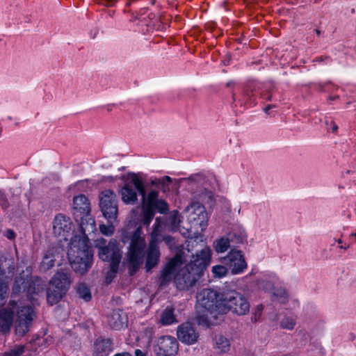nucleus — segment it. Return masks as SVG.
Here are the masks:
<instances>
[{"label":"nucleus","mask_w":356,"mask_h":356,"mask_svg":"<svg viewBox=\"0 0 356 356\" xmlns=\"http://www.w3.org/2000/svg\"><path fill=\"white\" fill-rule=\"evenodd\" d=\"M99 207L104 217L110 222L118 216V200L115 193L111 190H104L99 194Z\"/></svg>","instance_id":"8"},{"label":"nucleus","mask_w":356,"mask_h":356,"mask_svg":"<svg viewBox=\"0 0 356 356\" xmlns=\"http://www.w3.org/2000/svg\"><path fill=\"white\" fill-rule=\"evenodd\" d=\"M159 322L163 325H169L177 323L176 316L174 314V308L167 307L161 314Z\"/></svg>","instance_id":"27"},{"label":"nucleus","mask_w":356,"mask_h":356,"mask_svg":"<svg viewBox=\"0 0 356 356\" xmlns=\"http://www.w3.org/2000/svg\"><path fill=\"white\" fill-rule=\"evenodd\" d=\"M135 356H147L146 354L145 353H143L141 350L140 349H136L135 350Z\"/></svg>","instance_id":"50"},{"label":"nucleus","mask_w":356,"mask_h":356,"mask_svg":"<svg viewBox=\"0 0 356 356\" xmlns=\"http://www.w3.org/2000/svg\"><path fill=\"white\" fill-rule=\"evenodd\" d=\"M150 208H152L154 211H158L161 213H164L168 210V204L161 199H159L152 205H151Z\"/></svg>","instance_id":"36"},{"label":"nucleus","mask_w":356,"mask_h":356,"mask_svg":"<svg viewBox=\"0 0 356 356\" xmlns=\"http://www.w3.org/2000/svg\"><path fill=\"white\" fill-rule=\"evenodd\" d=\"M154 328L152 327H146L143 330V337L146 338L148 343L151 341L154 335Z\"/></svg>","instance_id":"43"},{"label":"nucleus","mask_w":356,"mask_h":356,"mask_svg":"<svg viewBox=\"0 0 356 356\" xmlns=\"http://www.w3.org/2000/svg\"><path fill=\"white\" fill-rule=\"evenodd\" d=\"M21 284H22L23 286H25L26 282L22 280V278L15 280L13 287V293L17 294L21 291Z\"/></svg>","instance_id":"42"},{"label":"nucleus","mask_w":356,"mask_h":356,"mask_svg":"<svg viewBox=\"0 0 356 356\" xmlns=\"http://www.w3.org/2000/svg\"><path fill=\"white\" fill-rule=\"evenodd\" d=\"M17 306V301L11 300L7 307L0 311V329L2 332H7L13 324L15 309Z\"/></svg>","instance_id":"19"},{"label":"nucleus","mask_w":356,"mask_h":356,"mask_svg":"<svg viewBox=\"0 0 356 356\" xmlns=\"http://www.w3.org/2000/svg\"><path fill=\"white\" fill-rule=\"evenodd\" d=\"M9 282L8 279L0 278V306L4 304L8 297Z\"/></svg>","instance_id":"33"},{"label":"nucleus","mask_w":356,"mask_h":356,"mask_svg":"<svg viewBox=\"0 0 356 356\" xmlns=\"http://www.w3.org/2000/svg\"><path fill=\"white\" fill-rule=\"evenodd\" d=\"M276 107V105L275 104H268L264 108V111L266 113V114H270V111L273 108H275Z\"/></svg>","instance_id":"49"},{"label":"nucleus","mask_w":356,"mask_h":356,"mask_svg":"<svg viewBox=\"0 0 356 356\" xmlns=\"http://www.w3.org/2000/svg\"><path fill=\"white\" fill-rule=\"evenodd\" d=\"M216 348L220 353H227L230 348L229 340L222 335H218L215 338Z\"/></svg>","instance_id":"28"},{"label":"nucleus","mask_w":356,"mask_h":356,"mask_svg":"<svg viewBox=\"0 0 356 356\" xmlns=\"http://www.w3.org/2000/svg\"><path fill=\"white\" fill-rule=\"evenodd\" d=\"M184 180L186 181L191 188H193L195 186L200 188L194 193L200 197V200L204 201L207 197L209 199L211 198L212 192L207 188L208 185L207 180L204 174H193L187 178H184Z\"/></svg>","instance_id":"13"},{"label":"nucleus","mask_w":356,"mask_h":356,"mask_svg":"<svg viewBox=\"0 0 356 356\" xmlns=\"http://www.w3.org/2000/svg\"><path fill=\"white\" fill-rule=\"evenodd\" d=\"M172 223H173V225L174 226H178L179 225V220L178 221L177 224V216L176 215H174L172 216Z\"/></svg>","instance_id":"53"},{"label":"nucleus","mask_w":356,"mask_h":356,"mask_svg":"<svg viewBox=\"0 0 356 356\" xmlns=\"http://www.w3.org/2000/svg\"><path fill=\"white\" fill-rule=\"evenodd\" d=\"M121 241L124 244L129 243L127 259L130 270L132 272H136L143 263L146 248V241L141 227H138L133 232L122 230Z\"/></svg>","instance_id":"3"},{"label":"nucleus","mask_w":356,"mask_h":356,"mask_svg":"<svg viewBox=\"0 0 356 356\" xmlns=\"http://www.w3.org/2000/svg\"><path fill=\"white\" fill-rule=\"evenodd\" d=\"M6 236L8 238V239H13L15 238V232L13 231V230H10V229H8L6 232V234H5Z\"/></svg>","instance_id":"48"},{"label":"nucleus","mask_w":356,"mask_h":356,"mask_svg":"<svg viewBox=\"0 0 356 356\" xmlns=\"http://www.w3.org/2000/svg\"><path fill=\"white\" fill-rule=\"evenodd\" d=\"M211 258V251L209 247H204L200 251L192 256L191 261L179 270L175 277V283L179 290H188L192 287L202 272L209 264Z\"/></svg>","instance_id":"1"},{"label":"nucleus","mask_w":356,"mask_h":356,"mask_svg":"<svg viewBox=\"0 0 356 356\" xmlns=\"http://www.w3.org/2000/svg\"><path fill=\"white\" fill-rule=\"evenodd\" d=\"M172 179L169 176H164L162 178L155 179L152 181L153 185H161L163 187L168 186L172 182Z\"/></svg>","instance_id":"40"},{"label":"nucleus","mask_w":356,"mask_h":356,"mask_svg":"<svg viewBox=\"0 0 356 356\" xmlns=\"http://www.w3.org/2000/svg\"><path fill=\"white\" fill-rule=\"evenodd\" d=\"M112 350V341L109 339H97L94 343L95 356H108Z\"/></svg>","instance_id":"25"},{"label":"nucleus","mask_w":356,"mask_h":356,"mask_svg":"<svg viewBox=\"0 0 356 356\" xmlns=\"http://www.w3.org/2000/svg\"><path fill=\"white\" fill-rule=\"evenodd\" d=\"M63 251L59 246L49 248L45 252L40 263V268L42 271H47L54 266L56 259L58 257Z\"/></svg>","instance_id":"20"},{"label":"nucleus","mask_w":356,"mask_h":356,"mask_svg":"<svg viewBox=\"0 0 356 356\" xmlns=\"http://www.w3.org/2000/svg\"><path fill=\"white\" fill-rule=\"evenodd\" d=\"M67 257L72 269L83 275L91 267L92 253L83 238L75 237L71 240Z\"/></svg>","instance_id":"4"},{"label":"nucleus","mask_w":356,"mask_h":356,"mask_svg":"<svg viewBox=\"0 0 356 356\" xmlns=\"http://www.w3.org/2000/svg\"><path fill=\"white\" fill-rule=\"evenodd\" d=\"M348 248H349V245H348V244H344V245H341V246H340V248H341V249H344V250H346V249H348Z\"/></svg>","instance_id":"54"},{"label":"nucleus","mask_w":356,"mask_h":356,"mask_svg":"<svg viewBox=\"0 0 356 356\" xmlns=\"http://www.w3.org/2000/svg\"><path fill=\"white\" fill-rule=\"evenodd\" d=\"M315 31H316L317 35H320L321 31L318 29H316Z\"/></svg>","instance_id":"55"},{"label":"nucleus","mask_w":356,"mask_h":356,"mask_svg":"<svg viewBox=\"0 0 356 356\" xmlns=\"http://www.w3.org/2000/svg\"><path fill=\"white\" fill-rule=\"evenodd\" d=\"M162 229V225L159 218H156L153 225V230L151 233L150 241L151 242L159 243L161 238V232Z\"/></svg>","instance_id":"32"},{"label":"nucleus","mask_w":356,"mask_h":356,"mask_svg":"<svg viewBox=\"0 0 356 356\" xmlns=\"http://www.w3.org/2000/svg\"><path fill=\"white\" fill-rule=\"evenodd\" d=\"M95 247L98 249L99 259L110 262L111 273H117L122 259V251L117 241L111 239L106 244L104 238H98L95 241Z\"/></svg>","instance_id":"5"},{"label":"nucleus","mask_w":356,"mask_h":356,"mask_svg":"<svg viewBox=\"0 0 356 356\" xmlns=\"http://www.w3.org/2000/svg\"><path fill=\"white\" fill-rule=\"evenodd\" d=\"M160 258V250L158 243L149 241L147 250V257L145 267L147 271L154 268L159 262Z\"/></svg>","instance_id":"23"},{"label":"nucleus","mask_w":356,"mask_h":356,"mask_svg":"<svg viewBox=\"0 0 356 356\" xmlns=\"http://www.w3.org/2000/svg\"><path fill=\"white\" fill-rule=\"evenodd\" d=\"M196 320L199 325L209 327L214 323L218 314H222L220 307L223 306L222 289L220 291L204 289L197 295Z\"/></svg>","instance_id":"2"},{"label":"nucleus","mask_w":356,"mask_h":356,"mask_svg":"<svg viewBox=\"0 0 356 356\" xmlns=\"http://www.w3.org/2000/svg\"><path fill=\"white\" fill-rule=\"evenodd\" d=\"M149 1H150L151 4H152V5L154 4L155 0H149Z\"/></svg>","instance_id":"57"},{"label":"nucleus","mask_w":356,"mask_h":356,"mask_svg":"<svg viewBox=\"0 0 356 356\" xmlns=\"http://www.w3.org/2000/svg\"><path fill=\"white\" fill-rule=\"evenodd\" d=\"M117 0H99L98 3L105 6L111 7L115 5Z\"/></svg>","instance_id":"45"},{"label":"nucleus","mask_w":356,"mask_h":356,"mask_svg":"<svg viewBox=\"0 0 356 356\" xmlns=\"http://www.w3.org/2000/svg\"><path fill=\"white\" fill-rule=\"evenodd\" d=\"M229 247V240L224 237L216 240L213 243L214 250L218 253H222L226 252Z\"/></svg>","instance_id":"30"},{"label":"nucleus","mask_w":356,"mask_h":356,"mask_svg":"<svg viewBox=\"0 0 356 356\" xmlns=\"http://www.w3.org/2000/svg\"><path fill=\"white\" fill-rule=\"evenodd\" d=\"M53 234L60 237L61 240H67L72 227V222L68 216L64 214H57L53 220Z\"/></svg>","instance_id":"14"},{"label":"nucleus","mask_w":356,"mask_h":356,"mask_svg":"<svg viewBox=\"0 0 356 356\" xmlns=\"http://www.w3.org/2000/svg\"><path fill=\"white\" fill-rule=\"evenodd\" d=\"M159 192L155 190H152L149 192L147 196L145 195V200L143 201V202H146L145 206L150 207L156 201L159 200Z\"/></svg>","instance_id":"37"},{"label":"nucleus","mask_w":356,"mask_h":356,"mask_svg":"<svg viewBox=\"0 0 356 356\" xmlns=\"http://www.w3.org/2000/svg\"><path fill=\"white\" fill-rule=\"evenodd\" d=\"M137 191L141 195L142 200L145 201V188L144 184L136 175H133L131 179L127 181L121 189L122 200L125 204H135L138 200Z\"/></svg>","instance_id":"7"},{"label":"nucleus","mask_w":356,"mask_h":356,"mask_svg":"<svg viewBox=\"0 0 356 356\" xmlns=\"http://www.w3.org/2000/svg\"><path fill=\"white\" fill-rule=\"evenodd\" d=\"M163 240L165 241V243L167 244L170 245L172 242L173 238H172L171 236H165L163 238Z\"/></svg>","instance_id":"51"},{"label":"nucleus","mask_w":356,"mask_h":356,"mask_svg":"<svg viewBox=\"0 0 356 356\" xmlns=\"http://www.w3.org/2000/svg\"><path fill=\"white\" fill-rule=\"evenodd\" d=\"M15 268V259L13 257L5 254L0 257V278L8 279L10 280V277L6 275L8 274H13Z\"/></svg>","instance_id":"24"},{"label":"nucleus","mask_w":356,"mask_h":356,"mask_svg":"<svg viewBox=\"0 0 356 356\" xmlns=\"http://www.w3.org/2000/svg\"><path fill=\"white\" fill-rule=\"evenodd\" d=\"M66 293L67 292L51 286L47 291V301L50 305H54L58 303Z\"/></svg>","instance_id":"26"},{"label":"nucleus","mask_w":356,"mask_h":356,"mask_svg":"<svg viewBox=\"0 0 356 356\" xmlns=\"http://www.w3.org/2000/svg\"><path fill=\"white\" fill-rule=\"evenodd\" d=\"M273 296L279 302L282 304L286 303L288 300L287 292L283 288L275 289L273 291Z\"/></svg>","instance_id":"35"},{"label":"nucleus","mask_w":356,"mask_h":356,"mask_svg":"<svg viewBox=\"0 0 356 356\" xmlns=\"http://www.w3.org/2000/svg\"><path fill=\"white\" fill-rule=\"evenodd\" d=\"M113 356H131V355L128 352H123L120 353H116Z\"/></svg>","instance_id":"52"},{"label":"nucleus","mask_w":356,"mask_h":356,"mask_svg":"<svg viewBox=\"0 0 356 356\" xmlns=\"http://www.w3.org/2000/svg\"><path fill=\"white\" fill-rule=\"evenodd\" d=\"M212 273L214 277H222L227 273V266L222 265H216L212 267Z\"/></svg>","instance_id":"38"},{"label":"nucleus","mask_w":356,"mask_h":356,"mask_svg":"<svg viewBox=\"0 0 356 356\" xmlns=\"http://www.w3.org/2000/svg\"><path fill=\"white\" fill-rule=\"evenodd\" d=\"M0 204H1L2 207L6 209L8 207V203L7 201V199L5 196V195L0 191Z\"/></svg>","instance_id":"46"},{"label":"nucleus","mask_w":356,"mask_h":356,"mask_svg":"<svg viewBox=\"0 0 356 356\" xmlns=\"http://www.w3.org/2000/svg\"><path fill=\"white\" fill-rule=\"evenodd\" d=\"M185 212L188 213L187 219L191 225V229L200 227L202 231L205 229L207 226V213L202 205L192 204L186 209Z\"/></svg>","instance_id":"10"},{"label":"nucleus","mask_w":356,"mask_h":356,"mask_svg":"<svg viewBox=\"0 0 356 356\" xmlns=\"http://www.w3.org/2000/svg\"><path fill=\"white\" fill-rule=\"evenodd\" d=\"M25 351V346L23 345L16 346L10 352L6 353L3 356H21Z\"/></svg>","instance_id":"39"},{"label":"nucleus","mask_w":356,"mask_h":356,"mask_svg":"<svg viewBox=\"0 0 356 356\" xmlns=\"http://www.w3.org/2000/svg\"><path fill=\"white\" fill-rule=\"evenodd\" d=\"M71 284L70 275L63 270L58 271L50 280V285L67 292Z\"/></svg>","instance_id":"22"},{"label":"nucleus","mask_w":356,"mask_h":356,"mask_svg":"<svg viewBox=\"0 0 356 356\" xmlns=\"http://www.w3.org/2000/svg\"><path fill=\"white\" fill-rule=\"evenodd\" d=\"M325 123L328 131L335 133L338 130V126L334 121L327 120Z\"/></svg>","instance_id":"44"},{"label":"nucleus","mask_w":356,"mask_h":356,"mask_svg":"<svg viewBox=\"0 0 356 356\" xmlns=\"http://www.w3.org/2000/svg\"><path fill=\"white\" fill-rule=\"evenodd\" d=\"M337 243H342L341 239H340V238H339V239H338V240H337Z\"/></svg>","instance_id":"58"},{"label":"nucleus","mask_w":356,"mask_h":356,"mask_svg":"<svg viewBox=\"0 0 356 356\" xmlns=\"http://www.w3.org/2000/svg\"><path fill=\"white\" fill-rule=\"evenodd\" d=\"M73 209L75 215L79 216L81 220V228L83 234H86V232H93L95 229V220L89 219V223L85 226L83 222V216H87L90 212V205L88 198L84 195L75 196L73 200Z\"/></svg>","instance_id":"9"},{"label":"nucleus","mask_w":356,"mask_h":356,"mask_svg":"<svg viewBox=\"0 0 356 356\" xmlns=\"http://www.w3.org/2000/svg\"><path fill=\"white\" fill-rule=\"evenodd\" d=\"M108 325L114 330H121L127 326V316L121 309H114L108 317Z\"/></svg>","instance_id":"21"},{"label":"nucleus","mask_w":356,"mask_h":356,"mask_svg":"<svg viewBox=\"0 0 356 356\" xmlns=\"http://www.w3.org/2000/svg\"><path fill=\"white\" fill-rule=\"evenodd\" d=\"M17 306L15 309L17 316L16 330L19 333L25 334L29 331V327L35 316L31 306L24 305L21 301L17 302Z\"/></svg>","instance_id":"11"},{"label":"nucleus","mask_w":356,"mask_h":356,"mask_svg":"<svg viewBox=\"0 0 356 356\" xmlns=\"http://www.w3.org/2000/svg\"><path fill=\"white\" fill-rule=\"evenodd\" d=\"M296 323V316L293 315L284 316L280 321V327L288 330H293Z\"/></svg>","instance_id":"31"},{"label":"nucleus","mask_w":356,"mask_h":356,"mask_svg":"<svg viewBox=\"0 0 356 356\" xmlns=\"http://www.w3.org/2000/svg\"><path fill=\"white\" fill-rule=\"evenodd\" d=\"M45 288L44 282L38 277H34L26 282V285L23 286L24 291H26L27 296L33 305L37 301L33 296H39L42 293Z\"/></svg>","instance_id":"18"},{"label":"nucleus","mask_w":356,"mask_h":356,"mask_svg":"<svg viewBox=\"0 0 356 356\" xmlns=\"http://www.w3.org/2000/svg\"><path fill=\"white\" fill-rule=\"evenodd\" d=\"M177 335L182 343L187 345L194 344L199 337L198 333L189 323L180 325L177 328Z\"/></svg>","instance_id":"17"},{"label":"nucleus","mask_w":356,"mask_h":356,"mask_svg":"<svg viewBox=\"0 0 356 356\" xmlns=\"http://www.w3.org/2000/svg\"><path fill=\"white\" fill-rule=\"evenodd\" d=\"M116 273H111V268L110 267V270L108 272L106 277V282L107 283H110L112 281L113 278L115 276Z\"/></svg>","instance_id":"47"},{"label":"nucleus","mask_w":356,"mask_h":356,"mask_svg":"<svg viewBox=\"0 0 356 356\" xmlns=\"http://www.w3.org/2000/svg\"><path fill=\"white\" fill-rule=\"evenodd\" d=\"M157 349L155 350L157 355L163 356H175L179 348L177 339L171 336L161 337L157 343Z\"/></svg>","instance_id":"15"},{"label":"nucleus","mask_w":356,"mask_h":356,"mask_svg":"<svg viewBox=\"0 0 356 356\" xmlns=\"http://www.w3.org/2000/svg\"><path fill=\"white\" fill-rule=\"evenodd\" d=\"M180 261V258L176 256L165 265L159 277L160 287L165 286L173 278L175 279V272Z\"/></svg>","instance_id":"16"},{"label":"nucleus","mask_w":356,"mask_h":356,"mask_svg":"<svg viewBox=\"0 0 356 356\" xmlns=\"http://www.w3.org/2000/svg\"><path fill=\"white\" fill-rule=\"evenodd\" d=\"M99 230L104 235L111 236L114 232V227L112 225H101L99 226Z\"/></svg>","instance_id":"41"},{"label":"nucleus","mask_w":356,"mask_h":356,"mask_svg":"<svg viewBox=\"0 0 356 356\" xmlns=\"http://www.w3.org/2000/svg\"><path fill=\"white\" fill-rule=\"evenodd\" d=\"M76 293L79 297L86 302L91 300L92 296L90 289L86 284L80 283L76 287Z\"/></svg>","instance_id":"29"},{"label":"nucleus","mask_w":356,"mask_h":356,"mask_svg":"<svg viewBox=\"0 0 356 356\" xmlns=\"http://www.w3.org/2000/svg\"><path fill=\"white\" fill-rule=\"evenodd\" d=\"M222 301L223 306L220 307L222 314L232 311L238 315H245L249 312L248 300L235 290L222 289Z\"/></svg>","instance_id":"6"},{"label":"nucleus","mask_w":356,"mask_h":356,"mask_svg":"<svg viewBox=\"0 0 356 356\" xmlns=\"http://www.w3.org/2000/svg\"><path fill=\"white\" fill-rule=\"evenodd\" d=\"M154 211L150 207L145 206L143 212V223L149 225L154 216Z\"/></svg>","instance_id":"34"},{"label":"nucleus","mask_w":356,"mask_h":356,"mask_svg":"<svg viewBox=\"0 0 356 356\" xmlns=\"http://www.w3.org/2000/svg\"><path fill=\"white\" fill-rule=\"evenodd\" d=\"M131 1H129V2H127V3H126V6H131Z\"/></svg>","instance_id":"56"},{"label":"nucleus","mask_w":356,"mask_h":356,"mask_svg":"<svg viewBox=\"0 0 356 356\" xmlns=\"http://www.w3.org/2000/svg\"><path fill=\"white\" fill-rule=\"evenodd\" d=\"M222 263L227 266L233 275L242 273L248 267L241 251L236 250H231L223 257Z\"/></svg>","instance_id":"12"}]
</instances>
